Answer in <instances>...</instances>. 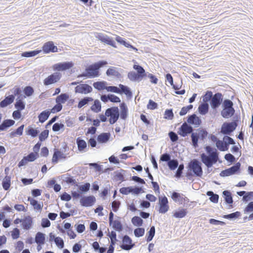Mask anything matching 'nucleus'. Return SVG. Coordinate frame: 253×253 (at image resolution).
Segmentation results:
<instances>
[{
	"mask_svg": "<svg viewBox=\"0 0 253 253\" xmlns=\"http://www.w3.org/2000/svg\"><path fill=\"white\" fill-rule=\"evenodd\" d=\"M74 63L72 61H65L58 63L52 66V69L55 72L46 77L43 81V84L47 86L57 83L62 78L59 71H65L72 68Z\"/></svg>",
	"mask_w": 253,
	"mask_h": 253,
	"instance_id": "f257e3e1",
	"label": "nucleus"
},
{
	"mask_svg": "<svg viewBox=\"0 0 253 253\" xmlns=\"http://www.w3.org/2000/svg\"><path fill=\"white\" fill-rule=\"evenodd\" d=\"M108 64L106 60H100L89 65L85 68L84 71L77 76L78 78H85L91 79L98 77L100 76L99 70L101 68Z\"/></svg>",
	"mask_w": 253,
	"mask_h": 253,
	"instance_id": "f03ea898",
	"label": "nucleus"
},
{
	"mask_svg": "<svg viewBox=\"0 0 253 253\" xmlns=\"http://www.w3.org/2000/svg\"><path fill=\"white\" fill-rule=\"evenodd\" d=\"M133 69L136 71H130L127 74L128 79L133 82H139L142 80L145 77H146L147 73L144 68L137 64H134L133 65Z\"/></svg>",
	"mask_w": 253,
	"mask_h": 253,
	"instance_id": "7ed1b4c3",
	"label": "nucleus"
},
{
	"mask_svg": "<svg viewBox=\"0 0 253 253\" xmlns=\"http://www.w3.org/2000/svg\"><path fill=\"white\" fill-rule=\"evenodd\" d=\"M234 104L232 100L229 99H224L221 105L222 109L221 111V116L225 119H228L234 116L235 110L233 107Z\"/></svg>",
	"mask_w": 253,
	"mask_h": 253,
	"instance_id": "20e7f679",
	"label": "nucleus"
},
{
	"mask_svg": "<svg viewBox=\"0 0 253 253\" xmlns=\"http://www.w3.org/2000/svg\"><path fill=\"white\" fill-rule=\"evenodd\" d=\"M196 130V132L193 131L191 135V144L195 148L199 146V140H204L208 135V132L205 128H199Z\"/></svg>",
	"mask_w": 253,
	"mask_h": 253,
	"instance_id": "39448f33",
	"label": "nucleus"
},
{
	"mask_svg": "<svg viewBox=\"0 0 253 253\" xmlns=\"http://www.w3.org/2000/svg\"><path fill=\"white\" fill-rule=\"evenodd\" d=\"M187 168L188 171L192 172L196 177H201L203 175L202 165L198 159H194L188 163Z\"/></svg>",
	"mask_w": 253,
	"mask_h": 253,
	"instance_id": "423d86ee",
	"label": "nucleus"
},
{
	"mask_svg": "<svg viewBox=\"0 0 253 253\" xmlns=\"http://www.w3.org/2000/svg\"><path fill=\"white\" fill-rule=\"evenodd\" d=\"M105 116L110 117L108 121L110 125L114 124L120 117V111L118 107L113 106L107 108L105 111Z\"/></svg>",
	"mask_w": 253,
	"mask_h": 253,
	"instance_id": "0eeeda50",
	"label": "nucleus"
},
{
	"mask_svg": "<svg viewBox=\"0 0 253 253\" xmlns=\"http://www.w3.org/2000/svg\"><path fill=\"white\" fill-rule=\"evenodd\" d=\"M241 164L237 162L231 167L222 170L219 173L221 177H226L232 175L239 174L241 172Z\"/></svg>",
	"mask_w": 253,
	"mask_h": 253,
	"instance_id": "6e6552de",
	"label": "nucleus"
},
{
	"mask_svg": "<svg viewBox=\"0 0 253 253\" xmlns=\"http://www.w3.org/2000/svg\"><path fill=\"white\" fill-rule=\"evenodd\" d=\"M237 125L236 122L232 121L231 122H224L221 126L220 128V133L224 136L231 135L232 133L236 129Z\"/></svg>",
	"mask_w": 253,
	"mask_h": 253,
	"instance_id": "1a4fd4ad",
	"label": "nucleus"
},
{
	"mask_svg": "<svg viewBox=\"0 0 253 253\" xmlns=\"http://www.w3.org/2000/svg\"><path fill=\"white\" fill-rule=\"evenodd\" d=\"M223 101V95L221 92H218L214 93L210 100L211 109L215 111H217L219 107L222 105Z\"/></svg>",
	"mask_w": 253,
	"mask_h": 253,
	"instance_id": "9d476101",
	"label": "nucleus"
},
{
	"mask_svg": "<svg viewBox=\"0 0 253 253\" xmlns=\"http://www.w3.org/2000/svg\"><path fill=\"white\" fill-rule=\"evenodd\" d=\"M119 238L122 239V244L120 245L122 250L128 251L135 246V244L132 242L131 238L128 235L126 234L119 236Z\"/></svg>",
	"mask_w": 253,
	"mask_h": 253,
	"instance_id": "9b49d317",
	"label": "nucleus"
},
{
	"mask_svg": "<svg viewBox=\"0 0 253 253\" xmlns=\"http://www.w3.org/2000/svg\"><path fill=\"white\" fill-rule=\"evenodd\" d=\"M95 38L101 42L110 45L113 47L116 48V44L115 41L111 37H109L101 33H97Z\"/></svg>",
	"mask_w": 253,
	"mask_h": 253,
	"instance_id": "f8f14e48",
	"label": "nucleus"
},
{
	"mask_svg": "<svg viewBox=\"0 0 253 253\" xmlns=\"http://www.w3.org/2000/svg\"><path fill=\"white\" fill-rule=\"evenodd\" d=\"M158 204L159 206V209L158 211L160 213L164 214L169 209L168 199L165 195L164 196L159 197Z\"/></svg>",
	"mask_w": 253,
	"mask_h": 253,
	"instance_id": "ddd939ff",
	"label": "nucleus"
},
{
	"mask_svg": "<svg viewBox=\"0 0 253 253\" xmlns=\"http://www.w3.org/2000/svg\"><path fill=\"white\" fill-rule=\"evenodd\" d=\"M96 202V198L93 195H83L80 200V203L82 207H89L92 206Z\"/></svg>",
	"mask_w": 253,
	"mask_h": 253,
	"instance_id": "4468645a",
	"label": "nucleus"
},
{
	"mask_svg": "<svg viewBox=\"0 0 253 253\" xmlns=\"http://www.w3.org/2000/svg\"><path fill=\"white\" fill-rule=\"evenodd\" d=\"M193 132V127L186 123L184 122L179 127L177 133L181 136L184 137L190 134H191Z\"/></svg>",
	"mask_w": 253,
	"mask_h": 253,
	"instance_id": "2eb2a0df",
	"label": "nucleus"
},
{
	"mask_svg": "<svg viewBox=\"0 0 253 253\" xmlns=\"http://www.w3.org/2000/svg\"><path fill=\"white\" fill-rule=\"evenodd\" d=\"M42 51L44 54H48L50 52H58V48L56 45H55L53 41H48L45 42L42 46Z\"/></svg>",
	"mask_w": 253,
	"mask_h": 253,
	"instance_id": "dca6fc26",
	"label": "nucleus"
},
{
	"mask_svg": "<svg viewBox=\"0 0 253 253\" xmlns=\"http://www.w3.org/2000/svg\"><path fill=\"white\" fill-rule=\"evenodd\" d=\"M92 91V87L86 84H80L75 87V92L76 93L86 94Z\"/></svg>",
	"mask_w": 253,
	"mask_h": 253,
	"instance_id": "f3484780",
	"label": "nucleus"
},
{
	"mask_svg": "<svg viewBox=\"0 0 253 253\" xmlns=\"http://www.w3.org/2000/svg\"><path fill=\"white\" fill-rule=\"evenodd\" d=\"M123 71L121 68L116 67L110 66L106 71V74L108 77L113 76L118 79L121 80L123 78L121 73L120 71Z\"/></svg>",
	"mask_w": 253,
	"mask_h": 253,
	"instance_id": "a211bd4d",
	"label": "nucleus"
},
{
	"mask_svg": "<svg viewBox=\"0 0 253 253\" xmlns=\"http://www.w3.org/2000/svg\"><path fill=\"white\" fill-rule=\"evenodd\" d=\"M200 158L201 162L207 167H212L217 162L216 159H213L210 156L206 155L203 153L200 154Z\"/></svg>",
	"mask_w": 253,
	"mask_h": 253,
	"instance_id": "6ab92c4d",
	"label": "nucleus"
},
{
	"mask_svg": "<svg viewBox=\"0 0 253 253\" xmlns=\"http://www.w3.org/2000/svg\"><path fill=\"white\" fill-rule=\"evenodd\" d=\"M187 118V124L195 127H199L202 124L201 119L195 113L188 115Z\"/></svg>",
	"mask_w": 253,
	"mask_h": 253,
	"instance_id": "aec40b11",
	"label": "nucleus"
},
{
	"mask_svg": "<svg viewBox=\"0 0 253 253\" xmlns=\"http://www.w3.org/2000/svg\"><path fill=\"white\" fill-rule=\"evenodd\" d=\"M67 156L64 154L63 151L59 150L57 148H54L53 154L52 158V163L53 164H56L58 163L59 160H65Z\"/></svg>",
	"mask_w": 253,
	"mask_h": 253,
	"instance_id": "412c9836",
	"label": "nucleus"
},
{
	"mask_svg": "<svg viewBox=\"0 0 253 253\" xmlns=\"http://www.w3.org/2000/svg\"><path fill=\"white\" fill-rule=\"evenodd\" d=\"M222 197L224 198L225 203L229 205L228 209L233 208V197L231 192L229 190H225L222 192Z\"/></svg>",
	"mask_w": 253,
	"mask_h": 253,
	"instance_id": "4be33fe9",
	"label": "nucleus"
},
{
	"mask_svg": "<svg viewBox=\"0 0 253 253\" xmlns=\"http://www.w3.org/2000/svg\"><path fill=\"white\" fill-rule=\"evenodd\" d=\"M76 143L78 150L80 152H86L89 149V146H87L86 141L81 137H78L76 139Z\"/></svg>",
	"mask_w": 253,
	"mask_h": 253,
	"instance_id": "5701e85b",
	"label": "nucleus"
},
{
	"mask_svg": "<svg viewBox=\"0 0 253 253\" xmlns=\"http://www.w3.org/2000/svg\"><path fill=\"white\" fill-rule=\"evenodd\" d=\"M188 212L186 208L179 207L177 210L172 211V216L176 218H182L187 215Z\"/></svg>",
	"mask_w": 253,
	"mask_h": 253,
	"instance_id": "b1692460",
	"label": "nucleus"
},
{
	"mask_svg": "<svg viewBox=\"0 0 253 253\" xmlns=\"http://www.w3.org/2000/svg\"><path fill=\"white\" fill-rule=\"evenodd\" d=\"M170 197L172 200L179 205H182L183 203V198L184 195L182 193H178L176 191H173L170 192Z\"/></svg>",
	"mask_w": 253,
	"mask_h": 253,
	"instance_id": "393cba45",
	"label": "nucleus"
},
{
	"mask_svg": "<svg viewBox=\"0 0 253 253\" xmlns=\"http://www.w3.org/2000/svg\"><path fill=\"white\" fill-rule=\"evenodd\" d=\"M120 117L121 119L126 120L128 115V110L126 103L123 102L120 104Z\"/></svg>",
	"mask_w": 253,
	"mask_h": 253,
	"instance_id": "a878e982",
	"label": "nucleus"
},
{
	"mask_svg": "<svg viewBox=\"0 0 253 253\" xmlns=\"http://www.w3.org/2000/svg\"><path fill=\"white\" fill-rule=\"evenodd\" d=\"M33 225V219L30 216H26L22 219L21 227L25 230L30 229Z\"/></svg>",
	"mask_w": 253,
	"mask_h": 253,
	"instance_id": "bb28decb",
	"label": "nucleus"
},
{
	"mask_svg": "<svg viewBox=\"0 0 253 253\" xmlns=\"http://www.w3.org/2000/svg\"><path fill=\"white\" fill-rule=\"evenodd\" d=\"M126 172V171L123 169L114 171L112 174L113 175V179L116 181H124L125 180V173Z\"/></svg>",
	"mask_w": 253,
	"mask_h": 253,
	"instance_id": "cd10ccee",
	"label": "nucleus"
},
{
	"mask_svg": "<svg viewBox=\"0 0 253 253\" xmlns=\"http://www.w3.org/2000/svg\"><path fill=\"white\" fill-rule=\"evenodd\" d=\"M119 86L121 91L120 94H125L128 99H131L132 97L133 94L130 87L123 84H119Z\"/></svg>",
	"mask_w": 253,
	"mask_h": 253,
	"instance_id": "c85d7f7f",
	"label": "nucleus"
},
{
	"mask_svg": "<svg viewBox=\"0 0 253 253\" xmlns=\"http://www.w3.org/2000/svg\"><path fill=\"white\" fill-rule=\"evenodd\" d=\"M15 121L12 119H5L0 124V132L5 131L9 127L13 126L15 124Z\"/></svg>",
	"mask_w": 253,
	"mask_h": 253,
	"instance_id": "c756f323",
	"label": "nucleus"
},
{
	"mask_svg": "<svg viewBox=\"0 0 253 253\" xmlns=\"http://www.w3.org/2000/svg\"><path fill=\"white\" fill-rule=\"evenodd\" d=\"M40 132V131L38 127L34 128L31 126H28L25 129L26 134L29 136H31L33 138L36 137L39 135Z\"/></svg>",
	"mask_w": 253,
	"mask_h": 253,
	"instance_id": "7c9ffc66",
	"label": "nucleus"
},
{
	"mask_svg": "<svg viewBox=\"0 0 253 253\" xmlns=\"http://www.w3.org/2000/svg\"><path fill=\"white\" fill-rule=\"evenodd\" d=\"M110 137V132H102L97 135V140L99 143H106L109 140Z\"/></svg>",
	"mask_w": 253,
	"mask_h": 253,
	"instance_id": "2f4dec72",
	"label": "nucleus"
},
{
	"mask_svg": "<svg viewBox=\"0 0 253 253\" xmlns=\"http://www.w3.org/2000/svg\"><path fill=\"white\" fill-rule=\"evenodd\" d=\"M14 100V97L13 96L10 95L5 96L4 99L0 102V107L5 108L12 103Z\"/></svg>",
	"mask_w": 253,
	"mask_h": 253,
	"instance_id": "473e14b6",
	"label": "nucleus"
},
{
	"mask_svg": "<svg viewBox=\"0 0 253 253\" xmlns=\"http://www.w3.org/2000/svg\"><path fill=\"white\" fill-rule=\"evenodd\" d=\"M35 242L38 245H44L45 243V234L41 232H38L35 236Z\"/></svg>",
	"mask_w": 253,
	"mask_h": 253,
	"instance_id": "72a5a7b5",
	"label": "nucleus"
},
{
	"mask_svg": "<svg viewBox=\"0 0 253 253\" xmlns=\"http://www.w3.org/2000/svg\"><path fill=\"white\" fill-rule=\"evenodd\" d=\"M50 115V109H46L42 111L38 117L39 122L41 123H43L45 122L48 119Z\"/></svg>",
	"mask_w": 253,
	"mask_h": 253,
	"instance_id": "f704fd0d",
	"label": "nucleus"
},
{
	"mask_svg": "<svg viewBox=\"0 0 253 253\" xmlns=\"http://www.w3.org/2000/svg\"><path fill=\"white\" fill-rule=\"evenodd\" d=\"M241 215L242 214L240 211H237L229 214L223 215L222 217L231 221H233L237 218H240Z\"/></svg>",
	"mask_w": 253,
	"mask_h": 253,
	"instance_id": "c9c22d12",
	"label": "nucleus"
},
{
	"mask_svg": "<svg viewBox=\"0 0 253 253\" xmlns=\"http://www.w3.org/2000/svg\"><path fill=\"white\" fill-rule=\"evenodd\" d=\"M76 186L78 187V190L79 193L81 194H84L89 191L90 184L88 182H86L83 185H79L77 184Z\"/></svg>",
	"mask_w": 253,
	"mask_h": 253,
	"instance_id": "e433bc0d",
	"label": "nucleus"
},
{
	"mask_svg": "<svg viewBox=\"0 0 253 253\" xmlns=\"http://www.w3.org/2000/svg\"><path fill=\"white\" fill-rule=\"evenodd\" d=\"M69 98V95L68 94L66 93H61L56 97L55 101L56 103L62 104L65 103Z\"/></svg>",
	"mask_w": 253,
	"mask_h": 253,
	"instance_id": "4c0bfd02",
	"label": "nucleus"
},
{
	"mask_svg": "<svg viewBox=\"0 0 253 253\" xmlns=\"http://www.w3.org/2000/svg\"><path fill=\"white\" fill-rule=\"evenodd\" d=\"M107 83L105 81H97L94 82L93 86L98 91H102L104 89L106 90Z\"/></svg>",
	"mask_w": 253,
	"mask_h": 253,
	"instance_id": "58836bf2",
	"label": "nucleus"
},
{
	"mask_svg": "<svg viewBox=\"0 0 253 253\" xmlns=\"http://www.w3.org/2000/svg\"><path fill=\"white\" fill-rule=\"evenodd\" d=\"M205 150L208 154V155L210 156L213 159H216V160H217L218 156V153L215 148L207 146L205 148Z\"/></svg>",
	"mask_w": 253,
	"mask_h": 253,
	"instance_id": "ea45409f",
	"label": "nucleus"
},
{
	"mask_svg": "<svg viewBox=\"0 0 253 253\" xmlns=\"http://www.w3.org/2000/svg\"><path fill=\"white\" fill-rule=\"evenodd\" d=\"M1 185L5 191L8 190L11 186V176L5 175L2 180Z\"/></svg>",
	"mask_w": 253,
	"mask_h": 253,
	"instance_id": "a19ab883",
	"label": "nucleus"
},
{
	"mask_svg": "<svg viewBox=\"0 0 253 253\" xmlns=\"http://www.w3.org/2000/svg\"><path fill=\"white\" fill-rule=\"evenodd\" d=\"M24 125H22L17 127L15 130L9 133V135L10 138H13L16 136H21L23 133Z\"/></svg>",
	"mask_w": 253,
	"mask_h": 253,
	"instance_id": "79ce46f5",
	"label": "nucleus"
},
{
	"mask_svg": "<svg viewBox=\"0 0 253 253\" xmlns=\"http://www.w3.org/2000/svg\"><path fill=\"white\" fill-rule=\"evenodd\" d=\"M209 110V103H201L199 105L198 111L202 115H205L208 113Z\"/></svg>",
	"mask_w": 253,
	"mask_h": 253,
	"instance_id": "37998d69",
	"label": "nucleus"
},
{
	"mask_svg": "<svg viewBox=\"0 0 253 253\" xmlns=\"http://www.w3.org/2000/svg\"><path fill=\"white\" fill-rule=\"evenodd\" d=\"M155 235V227L151 226L149 230L146 233L145 239L147 242L151 241Z\"/></svg>",
	"mask_w": 253,
	"mask_h": 253,
	"instance_id": "c03bdc74",
	"label": "nucleus"
},
{
	"mask_svg": "<svg viewBox=\"0 0 253 253\" xmlns=\"http://www.w3.org/2000/svg\"><path fill=\"white\" fill-rule=\"evenodd\" d=\"M41 52H42V50L39 49H35L33 50L23 52L21 53V54L23 57H34V56L38 55Z\"/></svg>",
	"mask_w": 253,
	"mask_h": 253,
	"instance_id": "a18cd8bd",
	"label": "nucleus"
},
{
	"mask_svg": "<svg viewBox=\"0 0 253 253\" xmlns=\"http://www.w3.org/2000/svg\"><path fill=\"white\" fill-rule=\"evenodd\" d=\"M215 146L220 151H226L228 150L225 141L223 139V140L218 139L215 143Z\"/></svg>",
	"mask_w": 253,
	"mask_h": 253,
	"instance_id": "49530a36",
	"label": "nucleus"
},
{
	"mask_svg": "<svg viewBox=\"0 0 253 253\" xmlns=\"http://www.w3.org/2000/svg\"><path fill=\"white\" fill-rule=\"evenodd\" d=\"M28 200L30 201V204L34 207L35 210H39L40 211H42L43 207L42 204H41L37 200L32 198L30 197H28Z\"/></svg>",
	"mask_w": 253,
	"mask_h": 253,
	"instance_id": "de8ad7c7",
	"label": "nucleus"
},
{
	"mask_svg": "<svg viewBox=\"0 0 253 253\" xmlns=\"http://www.w3.org/2000/svg\"><path fill=\"white\" fill-rule=\"evenodd\" d=\"M90 109L94 113H99L101 110V104L99 100L95 99L93 104L90 107Z\"/></svg>",
	"mask_w": 253,
	"mask_h": 253,
	"instance_id": "09e8293b",
	"label": "nucleus"
},
{
	"mask_svg": "<svg viewBox=\"0 0 253 253\" xmlns=\"http://www.w3.org/2000/svg\"><path fill=\"white\" fill-rule=\"evenodd\" d=\"M114 230L118 232H121L123 229V226L120 220L116 219L112 223L111 226Z\"/></svg>",
	"mask_w": 253,
	"mask_h": 253,
	"instance_id": "8fccbe9b",
	"label": "nucleus"
},
{
	"mask_svg": "<svg viewBox=\"0 0 253 253\" xmlns=\"http://www.w3.org/2000/svg\"><path fill=\"white\" fill-rule=\"evenodd\" d=\"M207 195L209 197L210 201L213 203H217L219 200V195L214 193L212 191H208L207 192Z\"/></svg>",
	"mask_w": 253,
	"mask_h": 253,
	"instance_id": "3c124183",
	"label": "nucleus"
},
{
	"mask_svg": "<svg viewBox=\"0 0 253 253\" xmlns=\"http://www.w3.org/2000/svg\"><path fill=\"white\" fill-rule=\"evenodd\" d=\"M93 100V99L91 97H84L79 100L78 104V107L79 108H81L88 103L92 102Z\"/></svg>",
	"mask_w": 253,
	"mask_h": 253,
	"instance_id": "603ef678",
	"label": "nucleus"
},
{
	"mask_svg": "<svg viewBox=\"0 0 253 253\" xmlns=\"http://www.w3.org/2000/svg\"><path fill=\"white\" fill-rule=\"evenodd\" d=\"M23 92L24 93V97L26 98L32 96L34 94V89L32 86L27 85L23 89Z\"/></svg>",
	"mask_w": 253,
	"mask_h": 253,
	"instance_id": "864d4df0",
	"label": "nucleus"
},
{
	"mask_svg": "<svg viewBox=\"0 0 253 253\" xmlns=\"http://www.w3.org/2000/svg\"><path fill=\"white\" fill-rule=\"evenodd\" d=\"M212 95L213 94L211 91L208 90L205 92L204 94L202 96V101L201 103H208L209 102H210V100L212 97Z\"/></svg>",
	"mask_w": 253,
	"mask_h": 253,
	"instance_id": "5fc2aeb1",
	"label": "nucleus"
},
{
	"mask_svg": "<svg viewBox=\"0 0 253 253\" xmlns=\"http://www.w3.org/2000/svg\"><path fill=\"white\" fill-rule=\"evenodd\" d=\"M179 165V162L177 159H171L167 164V166L169 169L171 170H174L177 169Z\"/></svg>",
	"mask_w": 253,
	"mask_h": 253,
	"instance_id": "6e6d98bb",
	"label": "nucleus"
},
{
	"mask_svg": "<svg viewBox=\"0 0 253 253\" xmlns=\"http://www.w3.org/2000/svg\"><path fill=\"white\" fill-rule=\"evenodd\" d=\"M131 223L137 227H141L143 224V219L138 216H134L131 218Z\"/></svg>",
	"mask_w": 253,
	"mask_h": 253,
	"instance_id": "4d7b16f0",
	"label": "nucleus"
},
{
	"mask_svg": "<svg viewBox=\"0 0 253 253\" xmlns=\"http://www.w3.org/2000/svg\"><path fill=\"white\" fill-rule=\"evenodd\" d=\"M177 168L178 169L175 172L174 176L177 179H180L183 176V170L184 168V164L181 163L179 165H178Z\"/></svg>",
	"mask_w": 253,
	"mask_h": 253,
	"instance_id": "13d9d810",
	"label": "nucleus"
},
{
	"mask_svg": "<svg viewBox=\"0 0 253 253\" xmlns=\"http://www.w3.org/2000/svg\"><path fill=\"white\" fill-rule=\"evenodd\" d=\"M49 130L47 129L42 131L39 134V141L42 142L45 141L48 137Z\"/></svg>",
	"mask_w": 253,
	"mask_h": 253,
	"instance_id": "bf43d9fd",
	"label": "nucleus"
},
{
	"mask_svg": "<svg viewBox=\"0 0 253 253\" xmlns=\"http://www.w3.org/2000/svg\"><path fill=\"white\" fill-rule=\"evenodd\" d=\"M130 193L134 195H138L140 193H143L142 187H139L137 186H130Z\"/></svg>",
	"mask_w": 253,
	"mask_h": 253,
	"instance_id": "052dcab7",
	"label": "nucleus"
},
{
	"mask_svg": "<svg viewBox=\"0 0 253 253\" xmlns=\"http://www.w3.org/2000/svg\"><path fill=\"white\" fill-rule=\"evenodd\" d=\"M171 159V155L166 152L160 156L159 162H166L167 164Z\"/></svg>",
	"mask_w": 253,
	"mask_h": 253,
	"instance_id": "680f3d73",
	"label": "nucleus"
},
{
	"mask_svg": "<svg viewBox=\"0 0 253 253\" xmlns=\"http://www.w3.org/2000/svg\"><path fill=\"white\" fill-rule=\"evenodd\" d=\"M145 233V229L143 227H138L134 230V235L137 238L142 237Z\"/></svg>",
	"mask_w": 253,
	"mask_h": 253,
	"instance_id": "e2e57ef3",
	"label": "nucleus"
},
{
	"mask_svg": "<svg viewBox=\"0 0 253 253\" xmlns=\"http://www.w3.org/2000/svg\"><path fill=\"white\" fill-rule=\"evenodd\" d=\"M28 162H32L35 161L39 157V154L34 153L33 152L29 153L27 156H25Z\"/></svg>",
	"mask_w": 253,
	"mask_h": 253,
	"instance_id": "0e129e2a",
	"label": "nucleus"
},
{
	"mask_svg": "<svg viewBox=\"0 0 253 253\" xmlns=\"http://www.w3.org/2000/svg\"><path fill=\"white\" fill-rule=\"evenodd\" d=\"M245 214H250L253 212V201L250 202L243 210Z\"/></svg>",
	"mask_w": 253,
	"mask_h": 253,
	"instance_id": "69168bd1",
	"label": "nucleus"
},
{
	"mask_svg": "<svg viewBox=\"0 0 253 253\" xmlns=\"http://www.w3.org/2000/svg\"><path fill=\"white\" fill-rule=\"evenodd\" d=\"M174 117V114L172 109H167L164 113V118L167 120H172Z\"/></svg>",
	"mask_w": 253,
	"mask_h": 253,
	"instance_id": "338daca9",
	"label": "nucleus"
},
{
	"mask_svg": "<svg viewBox=\"0 0 253 253\" xmlns=\"http://www.w3.org/2000/svg\"><path fill=\"white\" fill-rule=\"evenodd\" d=\"M168 135L172 143H176L178 140L179 137L178 135L173 131H169Z\"/></svg>",
	"mask_w": 253,
	"mask_h": 253,
	"instance_id": "774afa93",
	"label": "nucleus"
}]
</instances>
